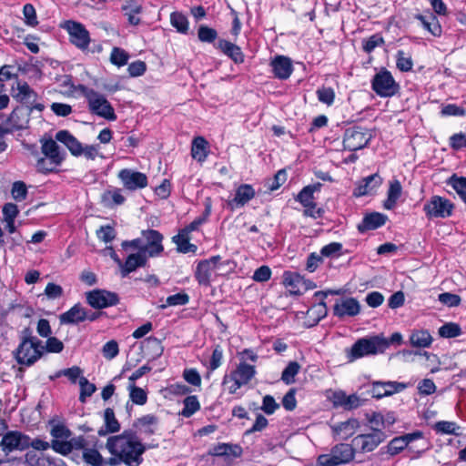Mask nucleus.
<instances>
[{"label":"nucleus","instance_id":"1","mask_svg":"<svg viewBox=\"0 0 466 466\" xmlns=\"http://www.w3.org/2000/svg\"><path fill=\"white\" fill-rule=\"evenodd\" d=\"M106 448L111 454L109 466H139L143 462V454L147 447L139 440L137 432L127 430L121 434L109 437Z\"/></svg>","mask_w":466,"mask_h":466},{"label":"nucleus","instance_id":"2","mask_svg":"<svg viewBox=\"0 0 466 466\" xmlns=\"http://www.w3.org/2000/svg\"><path fill=\"white\" fill-rule=\"evenodd\" d=\"M29 448V437L17 431H11L3 435L0 441V464L9 463L10 466H22V459L10 457L15 451H25Z\"/></svg>","mask_w":466,"mask_h":466},{"label":"nucleus","instance_id":"3","mask_svg":"<svg viewBox=\"0 0 466 466\" xmlns=\"http://www.w3.org/2000/svg\"><path fill=\"white\" fill-rule=\"evenodd\" d=\"M163 236L157 230L147 229L141 233V237L131 241H124L122 247L127 249L132 248L143 253L147 258L159 256L163 250Z\"/></svg>","mask_w":466,"mask_h":466},{"label":"nucleus","instance_id":"4","mask_svg":"<svg viewBox=\"0 0 466 466\" xmlns=\"http://www.w3.org/2000/svg\"><path fill=\"white\" fill-rule=\"evenodd\" d=\"M45 347L36 337H24L15 351V357L19 364L30 366L43 355Z\"/></svg>","mask_w":466,"mask_h":466},{"label":"nucleus","instance_id":"5","mask_svg":"<svg viewBox=\"0 0 466 466\" xmlns=\"http://www.w3.org/2000/svg\"><path fill=\"white\" fill-rule=\"evenodd\" d=\"M387 347L388 342L380 337L360 339L347 351L349 361L352 362L364 356L382 352Z\"/></svg>","mask_w":466,"mask_h":466},{"label":"nucleus","instance_id":"6","mask_svg":"<svg viewBox=\"0 0 466 466\" xmlns=\"http://www.w3.org/2000/svg\"><path fill=\"white\" fill-rule=\"evenodd\" d=\"M255 373L254 366L241 362L234 371L224 377L223 385L230 394H234L239 388L248 384Z\"/></svg>","mask_w":466,"mask_h":466},{"label":"nucleus","instance_id":"7","mask_svg":"<svg viewBox=\"0 0 466 466\" xmlns=\"http://www.w3.org/2000/svg\"><path fill=\"white\" fill-rule=\"evenodd\" d=\"M354 449L347 443H340L334 446L329 454L319 455L318 458L319 466H338L352 461Z\"/></svg>","mask_w":466,"mask_h":466},{"label":"nucleus","instance_id":"8","mask_svg":"<svg viewBox=\"0 0 466 466\" xmlns=\"http://www.w3.org/2000/svg\"><path fill=\"white\" fill-rule=\"evenodd\" d=\"M220 256L200 261L196 268L195 276L200 285L208 286L213 275H222Z\"/></svg>","mask_w":466,"mask_h":466},{"label":"nucleus","instance_id":"9","mask_svg":"<svg viewBox=\"0 0 466 466\" xmlns=\"http://www.w3.org/2000/svg\"><path fill=\"white\" fill-rule=\"evenodd\" d=\"M42 152L45 155V157L49 159L50 166H45V158H40L37 161V168L39 171H52L63 160V157L59 152V147L57 146L56 142L52 139L46 140L43 142Z\"/></svg>","mask_w":466,"mask_h":466},{"label":"nucleus","instance_id":"10","mask_svg":"<svg viewBox=\"0 0 466 466\" xmlns=\"http://www.w3.org/2000/svg\"><path fill=\"white\" fill-rule=\"evenodd\" d=\"M452 209V203L440 196L431 197L424 206L428 218H447L451 215Z\"/></svg>","mask_w":466,"mask_h":466},{"label":"nucleus","instance_id":"11","mask_svg":"<svg viewBox=\"0 0 466 466\" xmlns=\"http://www.w3.org/2000/svg\"><path fill=\"white\" fill-rule=\"evenodd\" d=\"M90 96L87 102L89 110L92 113L107 120H116V116L114 108L103 95L95 91Z\"/></svg>","mask_w":466,"mask_h":466},{"label":"nucleus","instance_id":"12","mask_svg":"<svg viewBox=\"0 0 466 466\" xmlns=\"http://www.w3.org/2000/svg\"><path fill=\"white\" fill-rule=\"evenodd\" d=\"M370 137L369 132L360 127L349 128L346 130L343 138L344 148L350 151L361 149L369 143Z\"/></svg>","mask_w":466,"mask_h":466},{"label":"nucleus","instance_id":"13","mask_svg":"<svg viewBox=\"0 0 466 466\" xmlns=\"http://www.w3.org/2000/svg\"><path fill=\"white\" fill-rule=\"evenodd\" d=\"M372 88L380 96H391L397 92L398 85L390 72L380 71L372 80Z\"/></svg>","mask_w":466,"mask_h":466},{"label":"nucleus","instance_id":"14","mask_svg":"<svg viewBox=\"0 0 466 466\" xmlns=\"http://www.w3.org/2000/svg\"><path fill=\"white\" fill-rule=\"evenodd\" d=\"M65 28L66 29L70 42L73 45L81 50L87 48L90 43V36L88 31L82 24L74 21H67L65 23Z\"/></svg>","mask_w":466,"mask_h":466},{"label":"nucleus","instance_id":"15","mask_svg":"<svg viewBox=\"0 0 466 466\" xmlns=\"http://www.w3.org/2000/svg\"><path fill=\"white\" fill-rule=\"evenodd\" d=\"M86 300L95 309H104L116 305L118 302V298L116 293L96 289L86 293Z\"/></svg>","mask_w":466,"mask_h":466},{"label":"nucleus","instance_id":"16","mask_svg":"<svg viewBox=\"0 0 466 466\" xmlns=\"http://www.w3.org/2000/svg\"><path fill=\"white\" fill-rule=\"evenodd\" d=\"M385 438V434L380 429H376L371 433L361 434L355 437L353 443L360 447L363 452H370L375 450Z\"/></svg>","mask_w":466,"mask_h":466},{"label":"nucleus","instance_id":"17","mask_svg":"<svg viewBox=\"0 0 466 466\" xmlns=\"http://www.w3.org/2000/svg\"><path fill=\"white\" fill-rule=\"evenodd\" d=\"M118 177L121 179L124 187L129 190L143 188L147 185V176L138 171L122 169L118 174Z\"/></svg>","mask_w":466,"mask_h":466},{"label":"nucleus","instance_id":"18","mask_svg":"<svg viewBox=\"0 0 466 466\" xmlns=\"http://www.w3.org/2000/svg\"><path fill=\"white\" fill-rule=\"evenodd\" d=\"M360 305L359 301L353 298L339 299L333 307L334 315L339 318L356 316L360 313Z\"/></svg>","mask_w":466,"mask_h":466},{"label":"nucleus","instance_id":"19","mask_svg":"<svg viewBox=\"0 0 466 466\" xmlns=\"http://www.w3.org/2000/svg\"><path fill=\"white\" fill-rule=\"evenodd\" d=\"M406 387V384L395 381H375L372 384V395L374 398L380 399L400 392Z\"/></svg>","mask_w":466,"mask_h":466},{"label":"nucleus","instance_id":"20","mask_svg":"<svg viewBox=\"0 0 466 466\" xmlns=\"http://www.w3.org/2000/svg\"><path fill=\"white\" fill-rule=\"evenodd\" d=\"M255 191L251 186L244 184L236 190V196L233 199L228 201V206L231 210L238 207H242L253 198Z\"/></svg>","mask_w":466,"mask_h":466},{"label":"nucleus","instance_id":"21","mask_svg":"<svg viewBox=\"0 0 466 466\" xmlns=\"http://www.w3.org/2000/svg\"><path fill=\"white\" fill-rule=\"evenodd\" d=\"M158 424V419L151 414L145 415L135 420L133 426L139 432L145 435H152L155 433Z\"/></svg>","mask_w":466,"mask_h":466},{"label":"nucleus","instance_id":"22","mask_svg":"<svg viewBox=\"0 0 466 466\" xmlns=\"http://www.w3.org/2000/svg\"><path fill=\"white\" fill-rule=\"evenodd\" d=\"M147 261V258L138 250L135 253L129 254L126 259L125 264L121 265L122 277L127 276L130 272H133L139 267L146 266Z\"/></svg>","mask_w":466,"mask_h":466},{"label":"nucleus","instance_id":"23","mask_svg":"<svg viewBox=\"0 0 466 466\" xmlns=\"http://www.w3.org/2000/svg\"><path fill=\"white\" fill-rule=\"evenodd\" d=\"M382 183L381 177L378 174L364 178L355 189L354 195L357 197L365 196L372 193Z\"/></svg>","mask_w":466,"mask_h":466},{"label":"nucleus","instance_id":"24","mask_svg":"<svg viewBox=\"0 0 466 466\" xmlns=\"http://www.w3.org/2000/svg\"><path fill=\"white\" fill-rule=\"evenodd\" d=\"M56 138L57 141L63 143L74 156L82 155L83 147L81 143L68 131L61 130L57 132Z\"/></svg>","mask_w":466,"mask_h":466},{"label":"nucleus","instance_id":"25","mask_svg":"<svg viewBox=\"0 0 466 466\" xmlns=\"http://www.w3.org/2000/svg\"><path fill=\"white\" fill-rule=\"evenodd\" d=\"M271 66L275 76L280 79H287L292 73V64L289 58L286 56L276 57Z\"/></svg>","mask_w":466,"mask_h":466},{"label":"nucleus","instance_id":"26","mask_svg":"<svg viewBox=\"0 0 466 466\" xmlns=\"http://www.w3.org/2000/svg\"><path fill=\"white\" fill-rule=\"evenodd\" d=\"M13 97L25 104L35 101L36 94L30 88L25 82H17L16 87H13Z\"/></svg>","mask_w":466,"mask_h":466},{"label":"nucleus","instance_id":"27","mask_svg":"<svg viewBox=\"0 0 466 466\" xmlns=\"http://www.w3.org/2000/svg\"><path fill=\"white\" fill-rule=\"evenodd\" d=\"M144 353L148 358L155 360L160 357L164 351L161 341L154 337H148L142 342L141 346Z\"/></svg>","mask_w":466,"mask_h":466},{"label":"nucleus","instance_id":"28","mask_svg":"<svg viewBox=\"0 0 466 466\" xmlns=\"http://www.w3.org/2000/svg\"><path fill=\"white\" fill-rule=\"evenodd\" d=\"M386 222V216L380 213H371L367 215L361 223L358 225V229L360 232L367 230L376 229L377 228L384 225Z\"/></svg>","mask_w":466,"mask_h":466},{"label":"nucleus","instance_id":"29","mask_svg":"<svg viewBox=\"0 0 466 466\" xmlns=\"http://www.w3.org/2000/svg\"><path fill=\"white\" fill-rule=\"evenodd\" d=\"M86 317V309L79 305H75L69 310L60 315V321L65 324H76L84 321Z\"/></svg>","mask_w":466,"mask_h":466},{"label":"nucleus","instance_id":"30","mask_svg":"<svg viewBox=\"0 0 466 466\" xmlns=\"http://www.w3.org/2000/svg\"><path fill=\"white\" fill-rule=\"evenodd\" d=\"M218 47L235 63H242L244 61V56L241 49L235 44L227 40H219Z\"/></svg>","mask_w":466,"mask_h":466},{"label":"nucleus","instance_id":"31","mask_svg":"<svg viewBox=\"0 0 466 466\" xmlns=\"http://www.w3.org/2000/svg\"><path fill=\"white\" fill-rule=\"evenodd\" d=\"M104 421L106 430L100 429L98 431L100 436H105L107 433H115L120 430V424L115 417L113 409L107 408L105 410Z\"/></svg>","mask_w":466,"mask_h":466},{"label":"nucleus","instance_id":"32","mask_svg":"<svg viewBox=\"0 0 466 466\" xmlns=\"http://www.w3.org/2000/svg\"><path fill=\"white\" fill-rule=\"evenodd\" d=\"M84 461L91 466H109L108 458L105 459L101 453L91 448L84 449L82 454Z\"/></svg>","mask_w":466,"mask_h":466},{"label":"nucleus","instance_id":"33","mask_svg":"<svg viewBox=\"0 0 466 466\" xmlns=\"http://www.w3.org/2000/svg\"><path fill=\"white\" fill-rule=\"evenodd\" d=\"M125 15L127 17V20L130 25H137L140 23V18L138 15L142 11V6L138 3L130 0L127 1V3L122 7Z\"/></svg>","mask_w":466,"mask_h":466},{"label":"nucleus","instance_id":"34","mask_svg":"<svg viewBox=\"0 0 466 466\" xmlns=\"http://www.w3.org/2000/svg\"><path fill=\"white\" fill-rule=\"evenodd\" d=\"M402 187L399 180L395 179L390 181V188L388 191V198L384 202V208L386 209H391L394 208L397 200L401 195Z\"/></svg>","mask_w":466,"mask_h":466},{"label":"nucleus","instance_id":"35","mask_svg":"<svg viewBox=\"0 0 466 466\" xmlns=\"http://www.w3.org/2000/svg\"><path fill=\"white\" fill-rule=\"evenodd\" d=\"M207 140L202 137H198L193 140L191 147V156L199 162L207 158Z\"/></svg>","mask_w":466,"mask_h":466},{"label":"nucleus","instance_id":"36","mask_svg":"<svg viewBox=\"0 0 466 466\" xmlns=\"http://www.w3.org/2000/svg\"><path fill=\"white\" fill-rule=\"evenodd\" d=\"M410 343L415 347L426 348L431 344L432 338L427 330H417L410 335Z\"/></svg>","mask_w":466,"mask_h":466},{"label":"nucleus","instance_id":"37","mask_svg":"<svg viewBox=\"0 0 466 466\" xmlns=\"http://www.w3.org/2000/svg\"><path fill=\"white\" fill-rule=\"evenodd\" d=\"M187 234V232L183 229L178 235L173 237V241L177 244V250L182 253L196 250V246L189 243Z\"/></svg>","mask_w":466,"mask_h":466},{"label":"nucleus","instance_id":"38","mask_svg":"<svg viewBox=\"0 0 466 466\" xmlns=\"http://www.w3.org/2000/svg\"><path fill=\"white\" fill-rule=\"evenodd\" d=\"M416 18L420 20L423 27L427 29L430 33H431L435 36H440L441 34V27L438 22V19L434 15H431V21L426 20L425 16L421 15H416Z\"/></svg>","mask_w":466,"mask_h":466},{"label":"nucleus","instance_id":"39","mask_svg":"<svg viewBox=\"0 0 466 466\" xmlns=\"http://www.w3.org/2000/svg\"><path fill=\"white\" fill-rule=\"evenodd\" d=\"M209 453L213 456H228L233 454L238 456L240 454V449L237 446L233 447L229 444L221 443L215 446Z\"/></svg>","mask_w":466,"mask_h":466},{"label":"nucleus","instance_id":"40","mask_svg":"<svg viewBox=\"0 0 466 466\" xmlns=\"http://www.w3.org/2000/svg\"><path fill=\"white\" fill-rule=\"evenodd\" d=\"M448 183L466 204V177H458L454 175L449 179Z\"/></svg>","mask_w":466,"mask_h":466},{"label":"nucleus","instance_id":"41","mask_svg":"<svg viewBox=\"0 0 466 466\" xmlns=\"http://www.w3.org/2000/svg\"><path fill=\"white\" fill-rule=\"evenodd\" d=\"M357 424L356 420H348L336 425L333 430L337 434H342L341 439L346 440L354 433Z\"/></svg>","mask_w":466,"mask_h":466},{"label":"nucleus","instance_id":"42","mask_svg":"<svg viewBox=\"0 0 466 466\" xmlns=\"http://www.w3.org/2000/svg\"><path fill=\"white\" fill-rule=\"evenodd\" d=\"M299 370L300 365L297 361L289 362L281 374V380L286 384L293 383L294 378L299 373Z\"/></svg>","mask_w":466,"mask_h":466},{"label":"nucleus","instance_id":"43","mask_svg":"<svg viewBox=\"0 0 466 466\" xmlns=\"http://www.w3.org/2000/svg\"><path fill=\"white\" fill-rule=\"evenodd\" d=\"M211 212V199L209 198H206L205 201V212L200 218H196L194 221H192L185 229L184 231L191 232L193 230H196L202 223H204L208 217L209 216Z\"/></svg>","mask_w":466,"mask_h":466},{"label":"nucleus","instance_id":"44","mask_svg":"<svg viewBox=\"0 0 466 466\" xmlns=\"http://www.w3.org/2000/svg\"><path fill=\"white\" fill-rule=\"evenodd\" d=\"M128 390L129 397L134 403L143 405L147 402V393L143 389L137 387L134 383H129Z\"/></svg>","mask_w":466,"mask_h":466},{"label":"nucleus","instance_id":"45","mask_svg":"<svg viewBox=\"0 0 466 466\" xmlns=\"http://www.w3.org/2000/svg\"><path fill=\"white\" fill-rule=\"evenodd\" d=\"M200 408L199 402L196 396H188L184 400V409L181 411V414L184 417H190Z\"/></svg>","mask_w":466,"mask_h":466},{"label":"nucleus","instance_id":"46","mask_svg":"<svg viewBox=\"0 0 466 466\" xmlns=\"http://www.w3.org/2000/svg\"><path fill=\"white\" fill-rule=\"evenodd\" d=\"M171 25L180 33H187L188 29V22L187 17L180 13H172L170 15Z\"/></svg>","mask_w":466,"mask_h":466},{"label":"nucleus","instance_id":"47","mask_svg":"<svg viewBox=\"0 0 466 466\" xmlns=\"http://www.w3.org/2000/svg\"><path fill=\"white\" fill-rule=\"evenodd\" d=\"M439 334L443 338H455L461 334V329L458 324L450 322L439 329Z\"/></svg>","mask_w":466,"mask_h":466},{"label":"nucleus","instance_id":"48","mask_svg":"<svg viewBox=\"0 0 466 466\" xmlns=\"http://www.w3.org/2000/svg\"><path fill=\"white\" fill-rule=\"evenodd\" d=\"M129 58L128 54L119 47H114L110 55V62L117 66H125Z\"/></svg>","mask_w":466,"mask_h":466},{"label":"nucleus","instance_id":"49","mask_svg":"<svg viewBox=\"0 0 466 466\" xmlns=\"http://www.w3.org/2000/svg\"><path fill=\"white\" fill-rule=\"evenodd\" d=\"M79 385L81 388L79 400L80 401L85 402L86 398L91 396L95 392L96 386L93 383H90L85 377H80Z\"/></svg>","mask_w":466,"mask_h":466},{"label":"nucleus","instance_id":"50","mask_svg":"<svg viewBox=\"0 0 466 466\" xmlns=\"http://www.w3.org/2000/svg\"><path fill=\"white\" fill-rule=\"evenodd\" d=\"M51 448L58 453L67 455L72 451V443L66 440H53Z\"/></svg>","mask_w":466,"mask_h":466},{"label":"nucleus","instance_id":"51","mask_svg":"<svg viewBox=\"0 0 466 466\" xmlns=\"http://www.w3.org/2000/svg\"><path fill=\"white\" fill-rule=\"evenodd\" d=\"M298 200L305 208H315L313 193L310 192V188L309 187H304L299 192V194L298 195Z\"/></svg>","mask_w":466,"mask_h":466},{"label":"nucleus","instance_id":"52","mask_svg":"<svg viewBox=\"0 0 466 466\" xmlns=\"http://www.w3.org/2000/svg\"><path fill=\"white\" fill-rule=\"evenodd\" d=\"M11 194L14 199L22 201L26 198L27 189L25 183L16 181L13 184Z\"/></svg>","mask_w":466,"mask_h":466},{"label":"nucleus","instance_id":"53","mask_svg":"<svg viewBox=\"0 0 466 466\" xmlns=\"http://www.w3.org/2000/svg\"><path fill=\"white\" fill-rule=\"evenodd\" d=\"M318 98L320 102L330 106L335 98L334 90L330 87H321L317 91Z\"/></svg>","mask_w":466,"mask_h":466},{"label":"nucleus","instance_id":"54","mask_svg":"<svg viewBox=\"0 0 466 466\" xmlns=\"http://www.w3.org/2000/svg\"><path fill=\"white\" fill-rule=\"evenodd\" d=\"M198 35L200 41L210 43L216 39L217 32L215 29L207 25H200L198 28Z\"/></svg>","mask_w":466,"mask_h":466},{"label":"nucleus","instance_id":"55","mask_svg":"<svg viewBox=\"0 0 466 466\" xmlns=\"http://www.w3.org/2000/svg\"><path fill=\"white\" fill-rule=\"evenodd\" d=\"M412 60L410 56H406L403 51L397 54V66L400 71L407 72L412 68Z\"/></svg>","mask_w":466,"mask_h":466},{"label":"nucleus","instance_id":"56","mask_svg":"<svg viewBox=\"0 0 466 466\" xmlns=\"http://www.w3.org/2000/svg\"><path fill=\"white\" fill-rule=\"evenodd\" d=\"M439 300L448 307H457L461 304L460 296L449 292H444L439 295Z\"/></svg>","mask_w":466,"mask_h":466},{"label":"nucleus","instance_id":"57","mask_svg":"<svg viewBox=\"0 0 466 466\" xmlns=\"http://www.w3.org/2000/svg\"><path fill=\"white\" fill-rule=\"evenodd\" d=\"M96 236L100 240L107 243L115 238L116 232L112 227L104 226L96 230Z\"/></svg>","mask_w":466,"mask_h":466},{"label":"nucleus","instance_id":"58","mask_svg":"<svg viewBox=\"0 0 466 466\" xmlns=\"http://www.w3.org/2000/svg\"><path fill=\"white\" fill-rule=\"evenodd\" d=\"M434 428L438 432L446 434H456V430L459 429L456 423L451 421H439Z\"/></svg>","mask_w":466,"mask_h":466},{"label":"nucleus","instance_id":"59","mask_svg":"<svg viewBox=\"0 0 466 466\" xmlns=\"http://www.w3.org/2000/svg\"><path fill=\"white\" fill-rule=\"evenodd\" d=\"M189 300L188 296L186 293H177L169 296L166 299L167 306H181L186 305Z\"/></svg>","mask_w":466,"mask_h":466},{"label":"nucleus","instance_id":"60","mask_svg":"<svg viewBox=\"0 0 466 466\" xmlns=\"http://www.w3.org/2000/svg\"><path fill=\"white\" fill-rule=\"evenodd\" d=\"M23 14L25 15V23L27 25L31 26H35L37 25L35 10L32 5L26 4L23 8Z\"/></svg>","mask_w":466,"mask_h":466},{"label":"nucleus","instance_id":"61","mask_svg":"<svg viewBox=\"0 0 466 466\" xmlns=\"http://www.w3.org/2000/svg\"><path fill=\"white\" fill-rule=\"evenodd\" d=\"M308 314L309 316H315L316 315V321H319L322 318H324L327 315V307L323 299L321 301L313 306L310 309H309Z\"/></svg>","mask_w":466,"mask_h":466},{"label":"nucleus","instance_id":"62","mask_svg":"<svg viewBox=\"0 0 466 466\" xmlns=\"http://www.w3.org/2000/svg\"><path fill=\"white\" fill-rule=\"evenodd\" d=\"M45 294L48 299H55L62 296L63 289L61 286L50 282L45 289Z\"/></svg>","mask_w":466,"mask_h":466},{"label":"nucleus","instance_id":"63","mask_svg":"<svg viewBox=\"0 0 466 466\" xmlns=\"http://www.w3.org/2000/svg\"><path fill=\"white\" fill-rule=\"evenodd\" d=\"M45 349L48 352L58 353L63 350L64 345H63V342L61 340H59L58 339H56V337H50L47 339V340L46 342Z\"/></svg>","mask_w":466,"mask_h":466},{"label":"nucleus","instance_id":"64","mask_svg":"<svg viewBox=\"0 0 466 466\" xmlns=\"http://www.w3.org/2000/svg\"><path fill=\"white\" fill-rule=\"evenodd\" d=\"M408 445L404 436L393 439L389 444V451L396 454L402 451Z\"/></svg>","mask_w":466,"mask_h":466}]
</instances>
